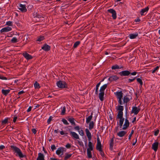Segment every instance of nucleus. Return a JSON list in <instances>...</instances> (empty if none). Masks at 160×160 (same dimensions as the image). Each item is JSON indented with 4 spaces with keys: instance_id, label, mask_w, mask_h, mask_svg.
I'll list each match as a JSON object with an SVG mask.
<instances>
[{
    "instance_id": "obj_58",
    "label": "nucleus",
    "mask_w": 160,
    "mask_h": 160,
    "mask_svg": "<svg viewBox=\"0 0 160 160\" xmlns=\"http://www.w3.org/2000/svg\"><path fill=\"white\" fill-rule=\"evenodd\" d=\"M32 131L34 134H35L36 133V132H37V130L35 128L32 129Z\"/></svg>"
},
{
    "instance_id": "obj_2",
    "label": "nucleus",
    "mask_w": 160,
    "mask_h": 160,
    "mask_svg": "<svg viewBox=\"0 0 160 160\" xmlns=\"http://www.w3.org/2000/svg\"><path fill=\"white\" fill-rule=\"evenodd\" d=\"M57 85L60 88H64L67 87V84L63 81H59L57 82Z\"/></svg>"
},
{
    "instance_id": "obj_63",
    "label": "nucleus",
    "mask_w": 160,
    "mask_h": 160,
    "mask_svg": "<svg viewBox=\"0 0 160 160\" xmlns=\"http://www.w3.org/2000/svg\"><path fill=\"white\" fill-rule=\"evenodd\" d=\"M17 119V116H15L14 117L13 119V122H16Z\"/></svg>"
},
{
    "instance_id": "obj_26",
    "label": "nucleus",
    "mask_w": 160,
    "mask_h": 160,
    "mask_svg": "<svg viewBox=\"0 0 160 160\" xmlns=\"http://www.w3.org/2000/svg\"><path fill=\"white\" fill-rule=\"evenodd\" d=\"M88 146L89 148L87 149H88L89 150L92 151L93 149V147L94 146L93 144L91 142L89 141V142Z\"/></svg>"
},
{
    "instance_id": "obj_30",
    "label": "nucleus",
    "mask_w": 160,
    "mask_h": 160,
    "mask_svg": "<svg viewBox=\"0 0 160 160\" xmlns=\"http://www.w3.org/2000/svg\"><path fill=\"white\" fill-rule=\"evenodd\" d=\"M91 151L92 150H89L88 149H87V156L89 158H91L92 157V155L91 152Z\"/></svg>"
},
{
    "instance_id": "obj_59",
    "label": "nucleus",
    "mask_w": 160,
    "mask_h": 160,
    "mask_svg": "<svg viewBox=\"0 0 160 160\" xmlns=\"http://www.w3.org/2000/svg\"><path fill=\"white\" fill-rule=\"evenodd\" d=\"M97 143H101L100 141L99 137V136L98 135H97Z\"/></svg>"
},
{
    "instance_id": "obj_36",
    "label": "nucleus",
    "mask_w": 160,
    "mask_h": 160,
    "mask_svg": "<svg viewBox=\"0 0 160 160\" xmlns=\"http://www.w3.org/2000/svg\"><path fill=\"white\" fill-rule=\"evenodd\" d=\"M80 41H77L74 44L73 47L74 48H76L80 44Z\"/></svg>"
},
{
    "instance_id": "obj_28",
    "label": "nucleus",
    "mask_w": 160,
    "mask_h": 160,
    "mask_svg": "<svg viewBox=\"0 0 160 160\" xmlns=\"http://www.w3.org/2000/svg\"><path fill=\"white\" fill-rule=\"evenodd\" d=\"M130 100L129 98H128L126 96H124L123 98V103H127Z\"/></svg>"
},
{
    "instance_id": "obj_18",
    "label": "nucleus",
    "mask_w": 160,
    "mask_h": 160,
    "mask_svg": "<svg viewBox=\"0 0 160 160\" xmlns=\"http://www.w3.org/2000/svg\"><path fill=\"white\" fill-rule=\"evenodd\" d=\"M149 10L148 7V6L145 8L142 9L140 12V14L141 16L144 15V13L146 12H147Z\"/></svg>"
},
{
    "instance_id": "obj_47",
    "label": "nucleus",
    "mask_w": 160,
    "mask_h": 160,
    "mask_svg": "<svg viewBox=\"0 0 160 160\" xmlns=\"http://www.w3.org/2000/svg\"><path fill=\"white\" fill-rule=\"evenodd\" d=\"M159 67L158 66H157L156 68H154V70L152 71V73H155L156 71L158 69Z\"/></svg>"
},
{
    "instance_id": "obj_56",
    "label": "nucleus",
    "mask_w": 160,
    "mask_h": 160,
    "mask_svg": "<svg viewBox=\"0 0 160 160\" xmlns=\"http://www.w3.org/2000/svg\"><path fill=\"white\" fill-rule=\"evenodd\" d=\"M65 147L66 148H69L71 147V145L69 143H68L65 146Z\"/></svg>"
},
{
    "instance_id": "obj_53",
    "label": "nucleus",
    "mask_w": 160,
    "mask_h": 160,
    "mask_svg": "<svg viewBox=\"0 0 160 160\" xmlns=\"http://www.w3.org/2000/svg\"><path fill=\"white\" fill-rule=\"evenodd\" d=\"M159 131L158 129H157L155 132L154 135L155 136H157L158 134Z\"/></svg>"
},
{
    "instance_id": "obj_14",
    "label": "nucleus",
    "mask_w": 160,
    "mask_h": 160,
    "mask_svg": "<svg viewBox=\"0 0 160 160\" xmlns=\"http://www.w3.org/2000/svg\"><path fill=\"white\" fill-rule=\"evenodd\" d=\"M85 132H86V135L88 140L89 141H90L91 140V134L89 132V130L88 128H86L85 129Z\"/></svg>"
},
{
    "instance_id": "obj_25",
    "label": "nucleus",
    "mask_w": 160,
    "mask_h": 160,
    "mask_svg": "<svg viewBox=\"0 0 160 160\" xmlns=\"http://www.w3.org/2000/svg\"><path fill=\"white\" fill-rule=\"evenodd\" d=\"M108 84H105L102 86L100 89L99 91L100 92H104V90L106 88H107Z\"/></svg>"
},
{
    "instance_id": "obj_11",
    "label": "nucleus",
    "mask_w": 160,
    "mask_h": 160,
    "mask_svg": "<svg viewBox=\"0 0 160 160\" xmlns=\"http://www.w3.org/2000/svg\"><path fill=\"white\" fill-rule=\"evenodd\" d=\"M12 29L11 28L9 27H7L2 29L0 31V32L1 33L3 32H8L11 31Z\"/></svg>"
},
{
    "instance_id": "obj_54",
    "label": "nucleus",
    "mask_w": 160,
    "mask_h": 160,
    "mask_svg": "<svg viewBox=\"0 0 160 160\" xmlns=\"http://www.w3.org/2000/svg\"><path fill=\"white\" fill-rule=\"evenodd\" d=\"M99 152H100V154L101 156L102 157H104V152L102 151V149L101 150V151H99Z\"/></svg>"
},
{
    "instance_id": "obj_39",
    "label": "nucleus",
    "mask_w": 160,
    "mask_h": 160,
    "mask_svg": "<svg viewBox=\"0 0 160 160\" xmlns=\"http://www.w3.org/2000/svg\"><path fill=\"white\" fill-rule=\"evenodd\" d=\"M11 41L12 43H16L18 42L17 39L15 37L13 38Z\"/></svg>"
},
{
    "instance_id": "obj_55",
    "label": "nucleus",
    "mask_w": 160,
    "mask_h": 160,
    "mask_svg": "<svg viewBox=\"0 0 160 160\" xmlns=\"http://www.w3.org/2000/svg\"><path fill=\"white\" fill-rule=\"evenodd\" d=\"M122 99H118V102L119 103V104H120V105H122L124 103H123L122 101Z\"/></svg>"
},
{
    "instance_id": "obj_45",
    "label": "nucleus",
    "mask_w": 160,
    "mask_h": 160,
    "mask_svg": "<svg viewBox=\"0 0 160 160\" xmlns=\"http://www.w3.org/2000/svg\"><path fill=\"white\" fill-rule=\"evenodd\" d=\"M134 132V130H132L130 134L129 135V138H128L129 140H130L131 139V137L132 135L133 134Z\"/></svg>"
},
{
    "instance_id": "obj_5",
    "label": "nucleus",
    "mask_w": 160,
    "mask_h": 160,
    "mask_svg": "<svg viewBox=\"0 0 160 160\" xmlns=\"http://www.w3.org/2000/svg\"><path fill=\"white\" fill-rule=\"evenodd\" d=\"M131 73L130 70H124L122 71L119 73V74L121 76H128Z\"/></svg>"
},
{
    "instance_id": "obj_41",
    "label": "nucleus",
    "mask_w": 160,
    "mask_h": 160,
    "mask_svg": "<svg viewBox=\"0 0 160 160\" xmlns=\"http://www.w3.org/2000/svg\"><path fill=\"white\" fill-rule=\"evenodd\" d=\"M8 118H5L2 121V125L5 124L8 122Z\"/></svg>"
},
{
    "instance_id": "obj_44",
    "label": "nucleus",
    "mask_w": 160,
    "mask_h": 160,
    "mask_svg": "<svg viewBox=\"0 0 160 160\" xmlns=\"http://www.w3.org/2000/svg\"><path fill=\"white\" fill-rule=\"evenodd\" d=\"M6 25L8 26H12V22L10 21H8L6 22Z\"/></svg>"
},
{
    "instance_id": "obj_16",
    "label": "nucleus",
    "mask_w": 160,
    "mask_h": 160,
    "mask_svg": "<svg viewBox=\"0 0 160 160\" xmlns=\"http://www.w3.org/2000/svg\"><path fill=\"white\" fill-rule=\"evenodd\" d=\"M127 133V132L124 131H121L117 133V135L120 137H123Z\"/></svg>"
},
{
    "instance_id": "obj_22",
    "label": "nucleus",
    "mask_w": 160,
    "mask_h": 160,
    "mask_svg": "<svg viewBox=\"0 0 160 160\" xmlns=\"http://www.w3.org/2000/svg\"><path fill=\"white\" fill-rule=\"evenodd\" d=\"M92 115L93 113L92 112L91 113V115L89 116L87 118H86V122L87 123H88L90 122V121L92 118Z\"/></svg>"
},
{
    "instance_id": "obj_62",
    "label": "nucleus",
    "mask_w": 160,
    "mask_h": 160,
    "mask_svg": "<svg viewBox=\"0 0 160 160\" xmlns=\"http://www.w3.org/2000/svg\"><path fill=\"white\" fill-rule=\"evenodd\" d=\"M5 148V147L3 145H1L0 146V150H3Z\"/></svg>"
},
{
    "instance_id": "obj_35",
    "label": "nucleus",
    "mask_w": 160,
    "mask_h": 160,
    "mask_svg": "<svg viewBox=\"0 0 160 160\" xmlns=\"http://www.w3.org/2000/svg\"><path fill=\"white\" fill-rule=\"evenodd\" d=\"M122 67H120L118 65H115L112 66V69H117L121 68Z\"/></svg>"
},
{
    "instance_id": "obj_51",
    "label": "nucleus",
    "mask_w": 160,
    "mask_h": 160,
    "mask_svg": "<svg viewBox=\"0 0 160 160\" xmlns=\"http://www.w3.org/2000/svg\"><path fill=\"white\" fill-rule=\"evenodd\" d=\"M0 79L3 80H6L7 79V78L1 75H0Z\"/></svg>"
},
{
    "instance_id": "obj_43",
    "label": "nucleus",
    "mask_w": 160,
    "mask_h": 160,
    "mask_svg": "<svg viewBox=\"0 0 160 160\" xmlns=\"http://www.w3.org/2000/svg\"><path fill=\"white\" fill-rule=\"evenodd\" d=\"M62 121L63 122L64 124L66 125H68L69 124V123L65 119L63 118L62 120Z\"/></svg>"
},
{
    "instance_id": "obj_20",
    "label": "nucleus",
    "mask_w": 160,
    "mask_h": 160,
    "mask_svg": "<svg viewBox=\"0 0 160 160\" xmlns=\"http://www.w3.org/2000/svg\"><path fill=\"white\" fill-rule=\"evenodd\" d=\"M123 112H118L117 115V119L118 118L120 119H124V118H123Z\"/></svg>"
},
{
    "instance_id": "obj_27",
    "label": "nucleus",
    "mask_w": 160,
    "mask_h": 160,
    "mask_svg": "<svg viewBox=\"0 0 160 160\" xmlns=\"http://www.w3.org/2000/svg\"><path fill=\"white\" fill-rule=\"evenodd\" d=\"M96 148L98 151H101L102 149L101 143H97Z\"/></svg>"
},
{
    "instance_id": "obj_57",
    "label": "nucleus",
    "mask_w": 160,
    "mask_h": 160,
    "mask_svg": "<svg viewBox=\"0 0 160 160\" xmlns=\"http://www.w3.org/2000/svg\"><path fill=\"white\" fill-rule=\"evenodd\" d=\"M74 129L77 130L79 131L80 130V128L79 126H76L74 127Z\"/></svg>"
},
{
    "instance_id": "obj_15",
    "label": "nucleus",
    "mask_w": 160,
    "mask_h": 160,
    "mask_svg": "<svg viewBox=\"0 0 160 160\" xmlns=\"http://www.w3.org/2000/svg\"><path fill=\"white\" fill-rule=\"evenodd\" d=\"M42 49L45 51H48L50 50V47L47 44H45L42 47Z\"/></svg>"
},
{
    "instance_id": "obj_38",
    "label": "nucleus",
    "mask_w": 160,
    "mask_h": 160,
    "mask_svg": "<svg viewBox=\"0 0 160 160\" xmlns=\"http://www.w3.org/2000/svg\"><path fill=\"white\" fill-rule=\"evenodd\" d=\"M124 119H120L119 122V125L120 128H121L123 125Z\"/></svg>"
},
{
    "instance_id": "obj_3",
    "label": "nucleus",
    "mask_w": 160,
    "mask_h": 160,
    "mask_svg": "<svg viewBox=\"0 0 160 160\" xmlns=\"http://www.w3.org/2000/svg\"><path fill=\"white\" fill-rule=\"evenodd\" d=\"M141 109L139 107L138 108L134 106L132 107V109L131 112V113H134L135 115H137L140 111Z\"/></svg>"
},
{
    "instance_id": "obj_40",
    "label": "nucleus",
    "mask_w": 160,
    "mask_h": 160,
    "mask_svg": "<svg viewBox=\"0 0 160 160\" xmlns=\"http://www.w3.org/2000/svg\"><path fill=\"white\" fill-rule=\"evenodd\" d=\"M66 111V107L65 106H64L63 107L62 109L61 112V115H64L65 114Z\"/></svg>"
},
{
    "instance_id": "obj_17",
    "label": "nucleus",
    "mask_w": 160,
    "mask_h": 160,
    "mask_svg": "<svg viewBox=\"0 0 160 160\" xmlns=\"http://www.w3.org/2000/svg\"><path fill=\"white\" fill-rule=\"evenodd\" d=\"M36 160H44V157L43 154L41 153H39Z\"/></svg>"
},
{
    "instance_id": "obj_64",
    "label": "nucleus",
    "mask_w": 160,
    "mask_h": 160,
    "mask_svg": "<svg viewBox=\"0 0 160 160\" xmlns=\"http://www.w3.org/2000/svg\"><path fill=\"white\" fill-rule=\"evenodd\" d=\"M32 107L31 106H30L28 108V109L27 110V112H30L31 110V109H32Z\"/></svg>"
},
{
    "instance_id": "obj_1",
    "label": "nucleus",
    "mask_w": 160,
    "mask_h": 160,
    "mask_svg": "<svg viewBox=\"0 0 160 160\" xmlns=\"http://www.w3.org/2000/svg\"><path fill=\"white\" fill-rule=\"evenodd\" d=\"M10 148L13 149V151L17 153L16 155L18 156L20 158H23L26 157L25 155H23L20 149L16 146L11 145Z\"/></svg>"
},
{
    "instance_id": "obj_48",
    "label": "nucleus",
    "mask_w": 160,
    "mask_h": 160,
    "mask_svg": "<svg viewBox=\"0 0 160 160\" xmlns=\"http://www.w3.org/2000/svg\"><path fill=\"white\" fill-rule=\"evenodd\" d=\"M136 79V77L132 79H130L129 78L128 79V82L129 83H131L133 81L135 80Z\"/></svg>"
},
{
    "instance_id": "obj_42",
    "label": "nucleus",
    "mask_w": 160,
    "mask_h": 160,
    "mask_svg": "<svg viewBox=\"0 0 160 160\" xmlns=\"http://www.w3.org/2000/svg\"><path fill=\"white\" fill-rule=\"evenodd\" d=\"M34 86L35 88H40L39 83L37 82H36L34 84Z\"/></svg>"
},
{
    "instance_id": "obj_12",
    "label": "nucleus",
    "mask_w": 160,
    "mask_h": 160,
    "mask_svg": "<svg viewBox=\"0 0 160 160\" xmlns=\"http://www.w3.org/2000/svg\"><path fill=\"white\" fill-rule=\"evenodd\" d=\"M158 142H156L153 143L152 145V148L154 151L156 152L158 149Z\"/></svg>"
},
{
    "instance_id": "obj_10",
    "label": "nucleus",
    "mask_w": 160,
    "mask_h": 160,
    "mask_svg": "<svg viewBox=\"0 0 160 160\" xmlns=\"http://www.w3.org/2000/svg\"><path fill=\"white\" fill-rule=\"evenodd\" d=\"M22 55L25 58L28 60L31 59L33 58L32 57L31 55L26 52L23 53Z\"/></svg>"
},
{
    "instance_id": "obj_21",
    "label": "nucleus",
    "mask_w": 160,
    "mask_h": 160,
    "mask_svg": "<svg viewBox=\"0 0 160 160\" xmlns=\"http://www.w3.org/2000/svg\"><path fill=\"white\" fill-rule=\"evenodd\" d=\"M104 92H100L99 94V99L101 101H103L104 100Z\"/></svg>"
},
{
    "instance_id": "obj_13",
    "label": "nucleus",
    "mask_w": 160,
    "mask_h": 160,
    "mask_svg": "<svg viewBox=\"0 0 160 160\" xmlns=\"http://www.w3.org/2000/svg\"><path fill=\"white\" fill-rule=\"evenodd\" d=\"M70 134L71 136L76 139H79L78 135L75 132L70 131Z\"/></svg>"
},
{
    "instance_id": "obj_19",
    "label": "nucleus",
    "mask_w": 160,
    "mask_h": 160,
    "mask_svg": "<svg viewBox=\"0 0 160 160\" xmlns=\"http://www.w3.org/2000/svg\"><path fill=\"white\" fill-rule=\"evenodd\" d=\"M68 120L71 123L72 125L74 126L76 125V123L74 122V119L72 117H68Z\"/></svg>"
},
{
    "instance_id": "obj_31",
    "label": "nucleus",
    "mask_w": 160,
    "mask_h": 160,
    "mask_svg": "<svg viewBox=\"0 0 160 160\" xmlns=\"http://www.w3.org/2000/svg\"><path fill=\"white\" fill-rule=\"evenodd\" d=\"M89 129L90 130L92 129L94 126V123L93 121H91V122H89Z\"/></svg>"
},
{
    "instance_id": "obj_23",
    "label": "nucleus",
    "mask_w": 160,
    "mask_h": 160,
    "mask_svg": "<svg viewBox=\"0 0 160 160\" xmlns=\"http://www.w3.org/2000/svg\"><path fill=\"white\" fill-rule=\"evenodd\" d=\"M113 138H112L111 139L110 142V147L109 148L111 150H113Z\"/></svg>"
},
{
    "instance_id": "obj_33",
    "label": "nucleus",
    "mask_w": 160,
    "mask_h": 160,
    "mask_svg": "<svg viewBox=\"0 0 160 160\" xmlns=\"http://www.w3.org/2000/svg\"><path fill=\"white\" fill-rule=\"evenodd\" d=\"M111 79L112 80V81H116L119 79V78L116 75H112L111 76Z\"/></svg>"
},
{
    "instance_id": "obj_52",
    "label": "nucleus",
    "mask_w": 160,
    "mask_h": 160,
    "mask_svg": "<svg viewBox=\"0 0 160 160\" xmlns=\"http://www.w3.org/2000/svg\"><path fill=\"white\" fill-rule=\"evenodd\" d=\"M51 148L52 151L56 149V148L55 145L54 144L52 145L51 146Z\"/></svg>"
},
{
    "instance_id": "obj_46",
    "label": "nucleus",
    "mask_w": 160,
    "mask_h": 160,
    "mask_svg": "<svg viewBox=\"0 0 160 160\" xmlns=\"http://www.w3.org/2000/svg\"><path fill=\"white\" fill-rule=\"evenodd\" d=\"M44 39V38L43 36H40L39 38L37 40V41H41L43 40Z\"/></svg>"
},
{
    "instance_id": "obj_6",
    "label": "nucleus",
    "mask_w": 160,
    "mask_h": 160,
    "mask_svg": "<svg viewBox=\"0 0 160 160\" xmlns=\"http://www.w3.org/2000/svg\"><path fill=\"white\" fill-rule=\"evenodd\" d=\"M129 124L130 123L129 121L127 118L125 119L124 124L123 126V127L122 128V129H126L129 127Z\"/></svg>"
},
{
    "instance_id": "obj_32",
    "label": "nucleus",
    "mask_w": 160,
    "mask_h": 160,
    "mask_svg": "<svg viewBox=\"0 0 160 160\" xmlns=\"http://www.w3.org/2000/svg\"><path fill=\"white\" fill-rule=\"evenodd\" d=\"M65 155L66 156L64 158V160H67L71 157L72 154H68V153H65Z\"/></svg>"
},
{
    "instance_id": "obj_7",
    "label": "nucleus",
    "mask_w": 160,
    "mask_h": 160,
    "mask_svg": "<svg viewBox=\"0 0 160 160\" xmlns=\"http://www.w3.org/2000/svg\"><path fill=\"white\" fill-rule=\"evenodd\" d=\"M66 149L63 147H60L58 148V149L56 151V153L58 155H59L61 153H63L64 152H65Z\"/></svg>"
},
{
    "instance_id": "obj_37",
    "label": "nucleus",
    "mask_w": 160,
    "mask_h": 160,
    "mask_svg": "<svg viewBox=\"0 0 160 160\" xmlns=\"http://www.w3.org/2000/svg\"><path fill=\"white\" fill-rule=\"evenodd\" d=\"M136 79H137V81L140 83L141 87H142L143 84V82L142 80L140 78H136Z\"/></svg>"
},
{
    "instance_id": "obj_8",
    "label": "nucleus",
    "mask_w": 160,
    "mask_h": 160,
    "mask_svg": "<svg viewBox=\"0 0 160 160\" xmlns=\"http://www.w3.org/2000/svg\"><path fill=\"white\" fill-rule=\"evenodd\" d=\"M118 99H122L123 97V93L122 91L120 92H117L114 93Z\"/></svg>"
},
{
    "instance_id": "obj_34",
    "label": "nucleus",
    "mask_w": 160,
    "mask_h": 160,
    "mask_svg": "<svg viewBox=\"0 0 160 160\" xmlns=\"http://www.w3.org/2000/svg\"><path fill=\"white\" fill-rule=\"evenodd\" d=\"M124 109V107L123 106L121 105L118 106V108H117V110H118V112H122Z\"/></svg>"
},
{
    "instance_id": "obj_24",
    "label": "nucleus",
    "mask_w": 160,
    "mask_h": 160,
    "mask_svg": "<svg viewBox=\"0 0 160 160\" xmlns=\"http://www.w3.org/2000/svg\"><path fill=\"white\" fill-rule=\"evenodd\" d=\"M10 90H4L2 89V93L4 95L7 96L10 92Z\"/></svg>"
},
{
    "instance_id": "obj_60",
    "label": "nucleus",
    "mask_w": 160,
    "mask_h": 160,
    "mask_svg": "<svg viewBox=\"0 0 160 160\" xmlns=\"http://www.w3.org/2000/svg\"><path fill=\"white\" fill-rule=\"evenodd\" d=\"M24 92H25L23 91L22 90L21 91H20L18 92V95H20L21 94L23 93Z\"/></svg>"
},
{
    "instance_id": "obj_50",
    "label": "nucleus",
    "mask_w": 160,
    "mask_h": 160,
    "mask_svg": "<svg viewBox=\"0 0 160 160\" xmlns=\"http://www.w3.org/2000/svg\"><path fill=\"white\" fill-rule=\"evenodd\" d=\"M78 131L79 134L82 136H83L84 135V132L82 130H79Z\"/></svg>"
},
{
    "instance_id": "obj_4",
    "label": "nucleus",
    "mask_w": 160,
    "mask_h": 160,
    "mask_svg": "<svg viewBox=\"0 0 160 160\" xmlns=\"http://www.w3.org/2000/svg\"><path fill=\"white\" fill-rule=\"evenodd\" d=\"M107 11L112 14V16L113 19H115L117 18V13L115 10L113 9H108Z\"/></svg>"
},
{
    "instance_id": "obj_61",
    "label": "nucleus",
    "mask_w": 160,
    "mask_h": 160,
    "mask_svg": "<svg viewBox=\"0 0 160 160\" xmlns=\"http://www.w3.org/2000/svg\"><path fill=\"white\" fill-rule=\"evenodd\" d=\"M137 73V72H132L130 74L132 75H135Z\"/></svg>"
},
{
    "instance_id": "obj_49",
    "label": "nucleus",
    "mask_w": 160,
    "mask_h": 160,
    "mask_svg": "<svg viewBox=\"0 0 160 160\" xmlns=\"http://www.w3.org/2000/svg\"><path fill=\"white\" fill-rule=\"evenodd\" d=\"M52 116H50L49 117V118L47 122V123L48 124H49L50 123L51 121H52Z\"/></svg>"
},
{
    "instance_id": "obj_29",
    "label": "nucleus",
    "mask_w": 160,
    "mask_h": 160,
    "mask_svg": "<svg viewBox=\"0 0 160 160\" xmlns=\"http://www.w3.org/2000/svg\"><path fill=\"white\" fill-rule=\"evenodd\" d=\"M138 35V33L135 34H131L129 35V37L131 39H134L136 38Z\"/></svg>"
},
{
    "instance_id": "obj_9",
    "label": "nucleus",
    "mask_w": 160,
    "mask_h": 160,
    "mask_svg": "<svg viewBox=\"0 0 160 160\" xmlns=\"http://www.w3.org/2000/svg\"><path fill=\"white\" fill-rule=\"evenodd\" d=\"M19 6L20 7V8H19V9L22 12H25L27 11V9L25 5L19 4Z\"/></svg>"
}]
</instances>
